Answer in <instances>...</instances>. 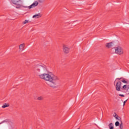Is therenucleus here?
<instances>
[{
    "instance_id": "f257e3e1",
    "label": "nucleus",
    "mask_w": 129,
    "mask_h": 129,
    "mask_svg": "<svg viewBox=\"0 0 129 129\" xmlns=\"http://www.w3.org/2000/svg\"><path fill=\"white\" fill-rule=\"evenodd\" d=\"M35 72L40 79H43L44 81H48L49 86L55 88L56 87V82L59 80V78L57 76L54 75L51 73H46L47 68L44 65H37L34 67Z\"/></svg>"
},
{
    "instance_id": "f03ea898",
    "label": "nucleus",
    "mask_w": 129,
    "mask_h": 129,
    "mask_svg": "<svg viewBox=\"0 0 129 129\" xmlns=\"http://www.w3.org/2000/svg\"><path fill=\"white\" fill-rule=\"evenodd\" d=\"M11 2L13 5L16 6V9L24 7V6H23V1L22 0H11Z\"/></svg>"
},
{
    "instance_id": "7ed1b4c3",
    "label": "nucleus",
    "mask_w": 129,
    "mask_h": 129,
    "mask_svg": "<svg viewBox=\"0 0 129 129\" xmlns=\"http://www.w3.org/2000/svg\"><path fill=\"white\" fill-rule=\"evenodd\" d=\"M115 53L118 54V55H123L124 51L123 48L121 46H118L115 47Z\"/></svg>"
},
{
    "instance_id": "20e7f679",
    "label": "nucleus",
    "mask_w": 129,
    "mask_h": 129,
    "mask_svg": "<svg viewBox=\"0 0 129 129\" xmlns=\"http://www.w3.org/2000/svg\"><path fill=\"white\" fill-rule=\"evenodd\" d=\"M116 90L117 91H120V88H121V81H117L116 83L115 86Z\"/></svg>"
},
{
    "instance_id": "39448f33",
    "label": "nucleus",
    "mask_w": 129,
    "mask_h": 129,
    "mask_svg": "<svg viewBox=\"0 0 129 129\" xmlns=\"http://www.w3.org/2000/svg\"><path fill=\"white\" fill-rule=\"evenodd\" d=\"M38 5H39V3H38V2L35 1L30 6L24 7V8H28V9H33V8H35V7H37V6H38Z\"/></svg>"
},
{
    "instance_id": "423d86ee",
    "label": "nucleus",
    "mask_w": 129,
    "mask_h": 129,
    "mask_svg": "<svg viewBox=\"0 0 129 129\" xmlns=\"http://www.w3.org/2000/svg\"><path fill=\"white\" fill-rule=\"evenodd\" d=\"M63 51L66 54H68L70 51V48L68 46L63 45Z\"/></svg>"
},
{
    "instance_id": "0eeeda50",
    "label": "nucleus",
    "mask_w": 129,
    "mask_h": 129,
    "mask_svg": "<svg viewBox=\"0 0 129 129\" xmlns=\"http://www.w3.org/2000/svg\"><path fill=\"white\" fill-rule=\"evenodd\" d=\"M122 88L124 90H125L127 94H129V85H124L122 87Z\"/></svg>"
},
{
    "instance_id": "6e6552de",
    "label": "nucleus",
    "mask_w": 129,
    "mask_h": 129,
    "mask_svg": "<svg viewBox=\"0 0 129 129\" xmlns=\"http://www.w3.org/2000/svg\"><path fill=\"white\" fill-rule=\"evenodd\" d=\"M19 52H22L24 50H25V43L20 44L19 46Z\"/></svg>"
},
{
    "instance_id": "1a4fd4ad",
    "label": "nucleus",
    "mask_w": 129,
    "mask_h": 129,
    "mask_svg": "<svg viewBox=\"0 0 129 129\" xmlns=\"http://www.w3.org/2000/svg\"><path fill=\"white\" fill-rule=\"evenodd\" d=\"M42 17V15L41 13H38L37 14H35L33 16L32 18L33 19H40V18Z\"/></svg>"
},
{
    "instance_id": "9d476101",
    "label": "nucleus",
    "mask_w": 129,
    "mask_h": 129,
    "mask_svg": "<svg viewBox=\"0 0 129 129\" xmlns=\"http://www.w3.org/2000/svg\"><path fill=\"white\" fill-rule=\"evenodd\" d=\"M106 47L109 49L110 48H111L113 46V43L112 42H110V43H107L105 45Z\"/></svg>"
},
{
    "instance_id": "9b49d317",
    "label": "nucleus",
    "mask_w": 129,
    "mask_h": 129,
    "mask_svg": "<svg viewBox=\"0 0 129 129\" xmlns=\"http://www.w3.org/2000/svg\"><path fill=\"white\" fill-rule=\"evenodd\" d=\"M10 106V104L5 103L2 106V108H6V107H9Z\"/></svg>"
},
{
    "instance_id": "f8f14e48",
    "label": "nucleus",
    "mask_w": 129,
    "mask_h": 129,
    "mask_svg": "<svg viewBox=\"0 0 129 129\" xmlns=\"http://www.w3.org/2000/svg\"><path fill=\"white\" fill-rule=\"evenodd\" d=\"M108 126H109V129H114V127H113V124L112 123H110L108 125Z\"/></svg>"
},
{
    "instance_id": "ddd939ff",
    "label": "nucleus",
    "mask_w": 129,
    "mask_h": 129,
    "mask_svg": "<svg viewBox=\"0 0 129 129\" xmlns=\"http://www.w3.org/2000/svg\"><path fill=\"white\" fill-rule=\"evenodd\" d=\"M121 81V82H123V83H125V84L129 85L128 84V82L126 80L123 79Z\"/></svg>"
},
{
    "instance_id": "4468645a",
    "label": "nucleus",
    "mask_w": 129,
    "mask_h": 129,
    "mask_svg": "<svg viewBox=\"0 0 129 129\" xmlns=\"http://www.w3.org/2000/svg\"><path fill=\"white\" fill-rule=\"evenodd\" d=\"M119 128L120 129H123V124H122V122H121L119 125Z\"/></svg>"
},
{
    "instance_id": "2eb2a0df",
    "label": "nucleus",
    "mask_w": 129,
    "mask_h": 129,
    "mask_svg": "<svg viewBox=\"0 0 129 129\" xmlns=\"http://www.w3.org/2000/svg\"><path fill=\"white\" fill-rule=\"evenodd\" d=\"M29 21L25 20L24 22H22L23 25H26V24H28Z\"/></svg>"
},
{
    "instance_id": "dca6fc26",
    "label": "nucleus",
    "mask_w": 129,
    "mask_h": 129,
    "mask_svg": "<svg viewBox=\"0 0 129 129\" xmlns=\"http://www.w3.org/2000/svg\"><path fill=\"white\" fill-rule=\"evenodd\" d=\"M37 100H43V97L40 96L37 98Z\"/></svg>"
},
{
    "instance_id": "f3484780",
    "label": "nucleus",
    "mask_w": 129,
    "mask_h": 129,
    "mask_svg": "<svg viewBox=\"0 0 129 129\" xmlns=\"http://www.w3.org/2000/svg\"><path fill=\"white\" fill-rule=\"evenodd\" d=\"M117 120H119L120 121H121V118L120 117H119L118 116L117 117V118H115Z\"/></svg>"
},
{
    "instance_id": "a211bd4d",
    "label": "nucleus",
    "mask_w": 129,
    "mask_h": 129,
    "mask_svg": "<svg viewBox=\"0 0 129 129\" xmlns=\"http://www.w3.org/2000/svg\"><path fill=\"white\" fill-rule=\"evenodd\" d=\"M8 128L9 129H13L14 128V126L13 125H9L8 126Z\"/></svg>"
},
{
    "instance_id": "6ab92c4d",
    "label": "nucleus",
    "mask_w": 129,
    "mask_h": 129,
    "mask_svg": "<svg viewBox=\"0 0 129 129\" xmlns=\"http://www.w3.org/2000/svg\"><path fill=\"white\" fill-rule=\"evenodd\" d=\"M115 125H116V126H118V125H119V122L116 121V122L115 123Z\"/></svg>"
},
{
    "instance_id": "aec40b11",
    "label": "nucleus",
    "mask_w": 129,
    "mask_h": 129,
    "mask_svg": "<svg viewBox=\"0 0 129 129\" xmlns=\"http://www.w3.org/2000/svg\"><path fill=\"white\" fill-rule=\"evenodd\" d=\"M113 116H114V117H115V118H116L117 117H118V116L117 115V114H116L115 113H114L113 114Z\"/></svg>"
},
{
    "instance_id": "412c9836",
    "label": "nucleus",
    "mask_w": 129,
    "mask_h": 129,
    "mask_svg": "<svg viewBox=\"0 0 129 129\" xmlns=\"http://www.w3.org/2000/svg\"><path fill=\"white\" fill-rule=\"evenodd\" d=\"M118 80H120V79H119V78L116 79V80H115L114 83H115V82H116V81H117Z\"/></svg>"
},
{
    "instance_id": "4be33fe9",
    "label": "nucleus",
    "mask_w": 129,
    "mask_h": 129,
    "mask_svg": "<svg viewBox=\"0 0 129 129\" xmlns=\"http://www.w3.org/2000/svg\"><path fill=\"white\" fill-rule=\"evenodd\" d=\"M119 96H121V97H124V95H123V94H119Z\"/></svg>"
},
{
    "instance_id": "5701e85b",
    "label": "nucleus",
    "mask_w": 129,
    "mask_h": 129,
    "mask_svg": "<svg viewBox=\"0 0 129 129\" xmlns=\"http://www.w3.org/2000/svg\"><path fill=\"white\" fill-rule=\"evenodd\" d=\"M126 101H127V100H126L125 101H124L123 102V106H124V105H125V103H126Z\"/></svg>"
},
{
    "instance_id": "b1692460",
    "label": "nucleus",
    "mask_w": 129,
    "mask_h": 129,
    "mask_svg": "<svg viewBox=\"0 0 129 129\" xmlns=\"http://www.w3.org/2000/svg\"><path fill=\"white\" fill-rule=\"evenodd\" d=\"M40 3H43L45 0H38Z\"/></svg>"
},
{
    "instance_id": "393cba45",
    "label": "nucleus",
    "mask_w": 129,
    "mask_h": 129,
    "mask_svg": "<svg viewBox=\"0 0 129 129\" xmlns=\"http://www.w3.org/2000/svg\"><path fill=\"white\" fill-rule=\"evenodd\" d=\"M3 122H5V121H3L1 123H0V124H2V123H3Z\"/></svg>"
},
{
    "instance_id": "a878e982",
    "label": "nucleus",
    "mask_w": 129,
    "mask_h": 129,
    "mask_svg": "<svg viewBox=\"0 0 129 129\" xmlns=\"http://www.w3.org/2000/svg\"><path fill=\"white\" fill-rule=\"evenodd\" d=\"M0 82H1V79H0Z\"/></svg>"
}]
</instances>
